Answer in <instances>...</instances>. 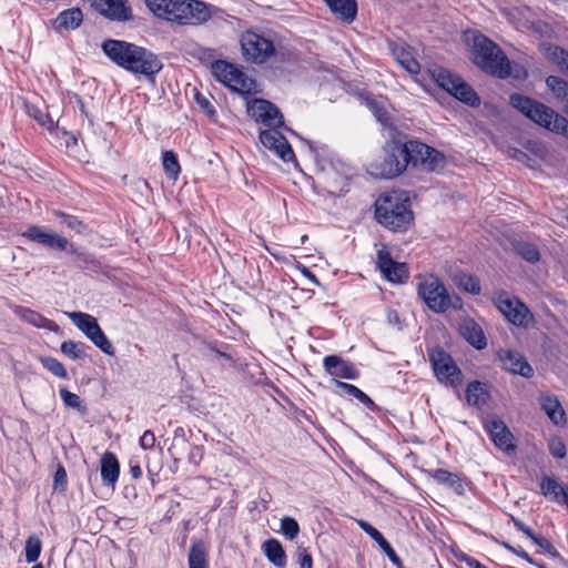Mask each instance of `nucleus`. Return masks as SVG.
<instances>
[{
	"mask_svg": "<svg viewBox=\"0 0 568 568\" xmlns=\"http://www.w3.org/2000/svg\"><path fill=\"white\" fill-rule=\"evenodd\" d=\"M231 90L241 94H252L257 92L256 82L237 68L235 75L226 83Z\"/></svg>",
	"mask_w": 568,
	"mask_h": 568,
	"instance_id": "c756f323",
	"label": "nucleus"
},
{
	"mask_svg": "<svg viewBox=\"0 0 568 568\" xmlns=\"http://www.w3.org/2000/svg\"><path fill=\"white\" fill-rule=\"evenodd\" d=\"M72 323L103 353L114 355V347L108 339L97 320L87 313L71 312L67 313Z\"/></svg>",
	"mask_w": 568,
	"mask_h": 568,
	"instance_id": "f8f14e48",
	"label": "nucleus"
},
{
	"mask_svg": "<svg viewBox=\"0 0 568 568\" xmlns=\"http://www.w3.org/2000/svg\"><path fill=\"white\" fill-rule=\"evenodd\" d=\"M546 84L558 100L568 104V82L566 80L549 75L546 79Z\"/></svg>",
	"mask_w": 568,
	"mask_h": 568,
	"instance_id": "58836bf2",
	"label": "nucleus"
},
{
	"mask_svg": "<svg viewBox=\"0 0 568 568\" xmlns=\"http://www.w3.org/2000/svg\"><path fill=\"white\" fill-rule=\"evenodd\" d=\"M416 286L418 296L434 313H444L450 306L462 308V301L457 297L454 303L444 283L433 274L418 276Z\"/></svg>",
	"mask_w": 568,
	"mask_h": 568,
	"instance_id": "423d86ee",
	"label": "nucleus"
},
{
	"mask_svg": "<svg viewBox=\"0 0 568 568\" xmlns=\"http://www.w3.org/2000/svg\"><path fill=\"white\" fill-rule=\"evenodd\" d=\"M26 111L29 116L37 120L39 124L47 128L48 130L51 131L54 128L53 120L48 114L43 113L38 106L32 105V104H27Z\"/></svg>",
	"mask_w": 568,
	"mask_h": 568,
	"instance_id": "a18cd8bd",
	"label": "nucleus"
},
{
	"mask_svg": "<svg viewBox=\"0 0 568 568\" xmlns=\"http://www.w3.org/2000/svg\"><path fill=\"white\" fill-rule=\"evenodd\" d=\"M532 541L536 545H538L545 552L551 555L552 557L558 556V551L556 550V548L546 538L536 535L535 538L532 539Z\"/></svg>",
	"mask_w": 568,
	"mask_h": 568,
	"instance_id": "6e6d98bb",
	"label": "nucleus"
},
{
	"mask_svg": "<svg viewBox=\"0 0 568 568\" xmlns=\"http://www.w3.org/2000/svg\"><path fill=\"white\" fill-rule=\"evenodd\" d=\"M485 429L488 432L491 440L498 448L506 452L515 448L511 442L513 435L504 422L499 419L487 420L485 423Z\"/></svg>",
	"mask_w": 568,
	"mask_h": 568,
	"instance_id": "aec40b11",
	"label": "nucleus"
},
{
	"mask_svg": "<svg viewBox=\"0 0 568 568\" xmlns=\"http://www.w3.org/2000/svg\"><path fill=\"white\" fill-rule=\"evenodd\" d=\"M83 20L82 11L79 8L67 9L58 14L53 21L57 31L77 29Z\"/></svg>",
	"mask_w": 568,
	"mask_h": 568,
	"instance_id": "bb28decb",
	"label": "nucleus"
},
{
	"mask_svg": "<svg viewBox=\"0 0 568 568\" xmlns=\"http://www.w3.org/2000/svg\"><path fill=\"white\" fill-rule=\"evenodd\" d=\"M102 49L114 63L133 73L151 78L162 69V63L154 53L130 42L106 40Z\"/></svg>",
	"mask_w": 568,
	"mask_h": 568,
	"instance_id": "f257e3e1",
	"label": "nucleus"
},
{
	"mask_svg": "<svg viewBox=\"0 0 568 568\" xmlns=\"http://www.w3.org/2000/svg\"><path fill=\"white\" fill-rule=\"evenodd\" d=\"M387 318H388V322L390 324H398L399 323L398 314L395 311H388Z\"/></svg>",
	"mask_w": 568,
	"mask_h": 568,
	"instance_id": "680f3d73",
	"label": "nucleus"
},
{
	"mask_svg": "<svg viewBox=\"0 0 568 568\" xmlns=\"http://www.w3.org/2000/svg\"><path fill=\"white\" fill-rule=\"evenodd\" d=\"M432 77L439 88L444 89L459 101L470 106L479 105V97L459 75L443 68H435L432 70Z\"/></svg>",
	"mask_w": 568,
	"mask_h": 568,
	"instance_id": "1a4fd4ad",
	"label": "nucleus"
},
{
	"mask_svg": "<svg viewBox=\"0 0 568 568\" xmlns=\"http://www.w3.org/2000/svg\"><path fill=\"white\" fill-rule=\"evenodd\" d=\"M187 562L189 568H207L206 547L202 540H193Z\"/></svg>",
	"mask_w": 568,
	"mask_h": 568,
	"instance_id": "72a5a7b5",
	"label": "nucleus"
},
{
	"mask_svg": "<svg viewBox=\"0 0 568 568\" xmlns=\"http://www.w3.org/2000/svg\"><path fill=\"white\" fill-rule=\"evenodd\" d=\"M41 541L37 536H30L26 541V560L36 562L41 554Z\"/></svg>",
	"mask_w": 568,
	"mask_h": 568,
	"instance_id": "c03bdc74",
	"label": "nucleus"
},
{
	"mask_svg": "<svg viewBox=\"0 0 568 568\" xmlns=\"http://www.w3.org/2000/svg\"><path fill=\"white\" fill-rule=\"evenodd\" d=\"M467 565L469 568H487L486 566L481 565L476 559H470V558L467 560Z\"/></svg>",
	"mask_w": 568,
	"mask_h": 568,
	"instance_id": "e2e57ef3",
	"label": "nucleus"
},
{
	"mask_svg": "<svg viewBox=\"0 0 568 568\" xmlns=\"http://www.w3.org/2000/svg\"><path fill=\"white\" fill-rule=\"evenodd\" d=\"M240 43L243 59L248 63L263 64L276 53L273 40L255 31L243 32Z\"/></svg>",
	"mask_w": 568,
	"mask_h": 568,
	"instance_id": "6e6552de",
	"label": "nucleus"
},
{
	"mask_svg": "<svg viewBox=\"0 0 568 568\" xmlns=\"http://www.w3.org/2000/svg\"><path fill=\"white\" fill-rule=\"evenodd\" d=\"M91 6L102 16L113 21H128L132 19V9L128 0H90Z\"/></svg>",
	"mask_w": 568,
	"mask_h": 568,
	"instance_id": "f3484780",
	"label": "nucleus"
},
{
	"mask_svg": "<svg viewBox=\"0 0 568 568\" xmlns=\"http://www.w3.org/2000/svg\"><path fill=\"white\" fill-rule=\"evenodd\" d=\"M375 205L376 220L389 230H406L413 221L409 200L404 192L386 193L377 199Z\"/></svg>",
	"mask_w": 568,
	"mask_h": 568,
	"instance_id": "20e7f679",
	"label": "nucleus"
},
{
	"mask_svg": "<svg viewBox=\"0 0 568 568\" xmlns=\"http://www.w3.org/2000/svg\"><path fill=\"white\" fill-rule=\"evenodd\" d=\"M281 531L286 538L293 540L300 532V526L294 518L284 517L281 520Z\"/></svg>",
	"mask_w": 568,
	"mask_h": 568,
	"instance_id": "8fccbe9b",
	"label": "nucleus"
},
{
	"mask_svg": "<svg viewBox=\"0 0 568 568\" xmlns=\"http://www.w3.org/2000/svg\"><path fill=\"white\" fill-rule=\"evenodd\" d=\"M59 394L65 406L77 409L80 413H85V405L79 395L69 392L67 388H61Z\"/></svg>",
	"mask_w": 568,
	"mask_h": 568,
	"instance_id": "37998d69",
	"label": "nucleus"
},
{
	"mask_svg": "<svg viewBox=\"0 0 568 568\" xmlns=\"http://www.w3.org/2000/svg\"><path fill=\"white\" fill-rule=\"evenodd\" d=\"M396 59L398 63L409 73L417 74L420 70L419 63L417 60L412 55V53L405 49L399 48L394 51Z\"/></svg>",
	"mask_w": 568,
	"mask_h": 568,
	"instance_id": "ea45409f",
	"label": "nucleus"
},
{
	"mask_svg": "<svg viewBox=\"0 0 568 568\" xmlns=\"http://www.w3.org/2000/svg\"><path fill=\"white\" fill-rule=\"evenodd\" d=\"M156 17L180 24H200L211 18L210 7L197 0H145Z\"/></svg>",
	"mask_w": 568,
	"mask_h": 568,
	"instance_id": "7ed1b4c3",
	"label": "nucleus"
},
{
	"mask_svg": "<svg viewBox=\"0 0 568 568\" xmlns=\"http://www.w3.org/2000/svg\"><path fill=\"white\" fill-rule=\"evenodd\" d=\"M335 386L338 389H341V392H337L338 394L355 397L356 399H358V402H361L367 408L373 409L375 407L374 402L355 385L344 383L341 381H335Z\"/></svg>",
	"mask_w": 568,
	"mask_h": 568,
	"instance_id": "f704fd0d",
	"label": "nucleus"
},
{
	"mask_svg": "<svg viewBox=\"0 0 568 568\" xmlns=\"http://www.w3.org/2000/svg\"><path fill=\"white\" fill-rule=\"evenodd\" d=\"M515 526L521 530L525 535H527L531 540L535 538V534L532 532V530L525 526L521 521H515Z\"/></svg>",
	"mask_w": 568,
	"mask_h": 568,
	"instance_id": "052dcab7",
	"label": "nucleus"
},
{
	"mask_svg": "<svg viewBox=\"0 0 568 568\" xmlns=\"http://www.w3.org/2000/svg\"><path fill=\"white\" fill-rule=\"evenodd\" d=\"M332 13L347 23L356 18L357 3L355 0H324Z\"/></svg>",
	"mask_w": 568,
	"mask_h": 568,
	"instance_id": "393cba45",
	"label": "nucleus"
},
{
	"mask_svg": "<svg viewBox=\"0 0 568 568\" xmlns=\"http://www.w3.org/2000/svg\"><path fill=\"white\" fill-rule=\"evenodd\" d=\"M203 457V450L201 447L199 446H195L191 449L190 452V455H189V459L192 464L194 465H199L201 459Z\"/></svg>",
	"mask_w": 568,
	"mask_h": 568,
	"instance_id": "bf43d9fd",
	"label": "nucleus"
},
{
	"mask_svg": "<svg viewBox=\"0 0 568 568\" xmlns=\"http://www.w3.org/2000/svg\"><path fill=\"white\" fill-rule=\"evenodd\" d=\"M517 253L526 261L528 262H537L540 257L538 248L527 242H520L516 245Z\"/></svg>",
	"mask_w": 568,
	"mask_h": 568,
	"instance_id": "49530a36",
	"label": "nucleus"
},
{
	"mask_svg": "<svg viewBox=\"0 0 568 568\" xmlns=\"http://www.w3.org/2000/svg\"><path fill=\"white\" fill-rule=\"evenodd\" d=\"M376 265L383 277L390 283H404L408 278L406 264L395 261L386 244H381L376 251Z\"/></svg>",
	"mask_w": 568,
	"mask_h": 568,
	"instance_id": "4468645a",
	"label": "nucleus"
},
{
	"mask_svg": "<svg viewBox=\"0 0 568 568\" xmlns=\"http://www.w3.org/2000/svg\"><path fill=\"white\" fill-rule=\"evenodd\" d=\"M500 361L503 367L514 374H519L523 377H530L532 375L531 366L518 352L505 351L500 353Z\"/></svg>",
	"mask_w": 568,
	"mask_h": 568,
	"instance_id": "4be33fe9",
	"label": "nucleus"
},
{
	"mask_svg": "<svg viewBox=\"0 0 568 568\" xmlns=\"http://www.w3.org/2000/svg\"><path fill=\"white\" fill-rule=\"evenodd\" d=\"M262 549L266 558L277 568L286 566V555L277 539L271 538L264 541Z\"/></svg>",
	"mask_w": 568,
	"mask_h": 568,
	"instance_id": "c85d7f7f",
	"label": "nucleus"
},
{
	"mask_svg": "<svg viewBox=\"0 0 568 568\" xmlns=\"http://www.w3.org/2000/svg\"><path fill=\"white\" fill-rule=\"evenodd\" d=\"M260 141L265 148L274 150L283 161L287 162L294 159L291 145L276 128L262 131L260 133Z\"/></svg>",
	"mask_w": 568,
	"mask_h": 568,
	"instance_id": "a211bd4d",
	"label": "nucleus"
},
{
	"mask_svg": "<svg viewBox=\"0 0 568 568\" xmlns=\"http://www.w3.org/2000/svg\"><path fill=\"white\" fill-rule=\"evenodd\" d=\"M14 314L22 321L39 328L51 329L53 325V323L50 320L45 318L40 313L29 310L27 307L16 306Z\"/></svg>",
	"mask_w": 568,
	"mask_h": 568,
	"instance_id": "2f4dec72",
	"label": "nucleus"
},
{
	"mask_svg": "<svg viewBox=\"0 0 568 568\" xmlns=\"http://www.w3.org/2000/svg\"><path fill=\"white\" fill-rule=\"evenodd\" d=\"M467 40L471 42L473 61L483 71L499 78L513 75L523 80L527 77V71L521 65L513 70L508 59L498 45L484 34L469 32L467 33Z\"/></svg>",
	"mask_w": 568,
	"mask_h": 568,
	"instance_id": "f03ea898",
	"label": "nucleus"
},
{
	"mask_svg": "<svg viewBox=\"0 0 568 568\" xmlns=\"http://www.w3.org/2000/svg\"><path fill=\"white\" fill-rule=\"evenodd\" d=\"M432 478L439 485H444L453 489L454 493L462 496L465 493L460 477L456 473L446 469H435L429 473Z\"/></svg>",
	"mask_w": 568,
	"mask_h": 568,
	"instance_id": "cd10ccee",
	"label": "nucleus"
},
{
	"mask_svg": "<svg viewBox=\"0 0 568 568\" xmlns=\"http://www.w3.org/2000/svg\"><path fill=\"white\" fill-rule=\"evenodd\" d=\"M67 471L63 466H59L53 478V488L63 491L67 486Z\"/></svg>",
	"mask_w": 568,
	"mask_h": 568,
	"instance_id": "5fc2aeb1",
	"label": "nucleus"
},
{
	"mask_svg": "<svg viewBox=\"0 0 568 568\" xmlns=\"http://www.w3.org/2000/svg\"><path fill=\"white\" fill-rule=\"evenodd\" d=\"M132 476L134 478H139L141 475H142V470H141V467L135 465V466H132L131 469H130Z\"/></svg>",
	"mask_w": 568,
	"mask_h": 568,
	"instance_id": "69168bd1",
	"label": "nucleus"
},
{
	"mask_svg": "<svg viewBox=\"0 0 568 568\" xmlns=\"http://www.w3.org/2000/svg\"><path fill=\"white\" fill-rule=\"evenodd\" d=\"M509 101L535 123L568 139V120L551 108L519 93L511 94Z\"/></svg>",
	"mask_w": 568,
	"mask_h": 568,
	"instance_id": "39448f33",
	"label": "nucleus"
},
{
	"mask_svg": "<svg viewBox=\"0 0 568 568\" xmlns=\"http://www.w3.org/2000/svg\"><path fill=\"white\" fill-rule=\"evenodd\" d=\"M455 283L458 287L463 288L464 291L477 295L480 293V284L479 281L467 273H460L455 276Z\"/></svg>",
	"mask_w": 568,
	"mask_h": 568,
	"instance_id": "79ce46f5",
	"label": "nucleus"
},
{
	"mask_svg": "<svg viewBox=\"0 0 568 568\" xmlns=\"http://www.w3.org/2000/svg\"><path fill=\"white\" fill-rule=\"evenodd\" d=\"M511 156L515 158L516 160H521L523 158L526 156V154L523 153L521 151L514 150Z\"/></svg>",
	"mask_w": 568,
	"mask_h": 568,
	"instance_id": "338daca9",
	"label": "nucleus"
},
{
	"mask_svg": "<svg viewBox=\"0 0 568 568\" xmlns=\"http://www.w3.org/2000/svg\"><path fill=\"white\" fill-rule=\"evenodd\" d=\"M403 149H406L405 158L407 159V165L412 164L426 171H435L444 165V155L419 141L403 143Z\"/></svg>",
	"mask_w": 568,
	"mask_h": 568,
	"instance_id": "9b49d317",
	"label": "nucleus"
},
{
	"mask_svg": "<svg viewBox=\"0 0 568 568\" xmlns=\"http://www.w3.org/2000/svg\"><path fill=\"white\" fill-rule=\"evenodd\" d=\"M359 527L372 538L374 539L378 546L382 548V550L386 554L388 559L396 566H400V559L396 555L393 547L389 545V542L384 538V536L374 528L371 524L364 520L358 521Z\"/></svg>",
	"mask_w": 568,
	"mask_h": 568,
	"instance_id": "a878e982",
	"label": "nucleus"
},
{
	"mask_svg": "<svg viewBox=\"0 0 568 568\" xmlns=\"http://www.w3.org/2000/svg\"><path fill=\"white\" fill-rule=\"evenodd\" d=\"M295 556L300 568H313V559L306 548L302 546L297 547Z\"/></svg>",
	"mask_w": 568,
	"mask_h": 568,
	"instance_id": "864d4df0",
	"label": "nucleus"
},
{
	"mask_svg": "<svg viewBox=\"0 0 568 568\" xmlns=\"http://www.w3.org/2000/svg\"><path fill=\"white\" fill-rule=\"evenodd\" d=\"M100 464L103 484L114 487L120 475V464L116 456L113 453L106 452L102 455Z\"/></svg>",
	"mask_w": 568,
	"mask_h": 568,
	"instance_id": "b1692460",
	"label": "nucleus"
},
{
	"mask_svg": "<svg viewBox=\"0 0 568 568\" xmlns=\"http://www.w3.org/2000/svg\"><path fill=\"white\" fill-rule=\"evenodd\" d=\"M364 102L366 106L373 112L377 121L383 125L390 124V115L384 108V101L382 99H375L372 97H365Z\"/></svg>",
	"mask_w": 568,
	"mask_h": 568,
	"instance_id": "4c0bfd02",
	"label": "nucleus"
},
{
	"mask_svg": "<svg viewBox=\"0 0 568 568\" xmlns=\"http://www.w3.org/2000/svg\"><path fill=\"white\" fill-rule=\"evenodd\" d=\"M41 363L44 368L51 372L53 375L60 378H67L68 373L64 366L53 357H43Z\"/></svg>",
	"mask_w": 568,
	"mask_h": 568,
	"instance_id": "09e8293b",
	"label": "nucleus"
},
{
	"mask_svg": "<svg viewBox=\"0 0 568 568\" xmlns=\"http://www.w3.org/2000/svg\"><path fill=\"white\" fill-rule=\"evenodd\" d=\"M239 67L235 64L229 63L223 60H217L212 63V73L217 81L225 84L230 82V80L235 75V72Z\"/></svg>",
	"mask_w": 568,
	"mask_h": 568,
	"instance_id": "e433bc0d",
	"label": "nucleus"
},
{
	"mask_svg": "<svg viewBox=\"0 0 568 568\" xmlns=\"http://www.w3.org/2000/svg\"><path fill=\"white\" fill-rule=\"evenodd\" d=\"M459 332L477 349H484L487 346L483 328L473 318H464L459 324Z\"/></svg>",
	"mask_w": 568,
	"mask_h": 568,
	"instance_id": "5701e85b",
	"label": "nucleus"
},
{
	"mask_svg": "<svg viewBox=\"0 0 568 568\" xmlns=\"http://www.w3.org/2000/svg\"><path fill=\"white\" fill-rule=\"evenodd\" d=\"M162 164L166 175L172 180H176L181 171L176 154L173 151L163 152Z\"/></svg>",
	"mask_w": 568,
	"mask_h": 568,
	"instance_id": "a19ab883",
	"label": "nucleus"
},
{
	"mask_svg": "<svg viewBox=\"0 0 568 568\" xmlns=\"http://www.w3.org/2000/svg\"><path fill=\"white\" fill-rule=\"evenodd\" d=\"M302 272L313 283H317L316 276L308 268L303 267Z\"/></svg>",
	"mask_w": 568,
	"mask_h": 568,
	"instance_id": "0e129e2a",
	"label": "nucleus"
},
{
	"mask_svg": "<svg viewBox=\"0 0 568 568\" xmlns=\"http://www.w3.org/2000/svg\"><path fill=\"white\" fill-rule=\"evenodd\" d=\"M54 215L60 220V223L62 225H65L67 227L74 230L77 233H84L87 227L85 225L79 221L75 216L65 214L63 212H54Z\"/></svg>",
	"mask_w": 568,
	"mask_h": 568,
	"instance_id": "de8ad7c7",
	"label": "nucleus"
},
{
	"mask_svg": "<svg viewBox=\"0 0 568 568\" xmlns=\"http://www.w3.org/2000/svg\"><path fill=\"white\" fill-rule=\"evenodd\" d=\"M22 236L29 241L36 242L45 247L59 250V251H64L69 243L64 236L55 233L52 230L44 227V226H38V225H32V226L28 227L22 233Z\"/></svg>",
	"mask_w": 568,
	"mask_h": 568,
	"instance_id": "dca6fc26",
	"label": "nucleus"
},
{
	"mask_svg": "<svg viewBox=\"0 0 568 568\" xmlns=\"http://www.w3.org/2000/svg\"><path fill=\"white\" fill-rule=\"evenodd\" d=\"M428 357L438 382L449 386L460 384L462 372L448 353L439 348H434L428 352Z\"/></svg>",
	"mask_w": 568,
	"mask_h": 568,
	"instance_id": "ddd939ff",
	"label": "nucleus"
},
{
	"mask_svg": "<svg viewBox=\"0 0 568 568\" xmlns=\"http://www.w3.org/2000/svg\"><path fill=\"white\" fill-rule=\"evenodd\" d=\"M246 106L248 115L265 126L277 128L283 124L280 110L267 100L253 99L247 101Z\"/></svg>",
	"mask_w": 568,
	"mask_h": 568,
	"instance_id": "2eb2a0df",
	"label": "nucleus"
},
{
	"mask_svg": "<svg viewBox=\"0 0 568 568\" xmlns=\"http://www.w3.org/2000/svg\"><path fill=\"white\" fill-rule=\"evenodd\" d=\"M195 99H196L197 104L201 106V109L203 111H205L209 114H213L214 113L213 105L211 104V102L206 98H204L200 93H197L195 95Z\"/></svg>",
	"mask_w": 568,
	"mask_h": 568,
	"instance_id": "13d9d810",
	"label": "nucleus"
},
{
	"mask_svg": "<svg viewBox=\"0 0 568 568\" xmlns=\"http://www.w3.org/2000/svg\"><path fill=\"white\" fill-rule=\"evenodd\" d=\"M466 398L469 405L483 407L489 398L486 384L478 381L471 382L467 386Z\"/></svg>",
	"mask_w": 568,
	"mask_h": 568,
	"instance_id": "7c9ffc66",
	"label": "nucleus"
},
{
	"mask_svg": "<svg viewBox=\"0 0 568 568\" xmlns=\"http://www.w3.org/2000/svg\"><path fill=\"white\" fill-rule=\"evenodd\" d=\"M493 302L505 318L516 326L528 327L534 323L529 308L515 295L501 291L494 295Z\"/></svg>",
	"mask_w": 568,
	"mask_h": 568,
	"instance_id": "9d476101",
	"label": "nucleus"
},
{
	"mask_svg": "<svg viewBox=\"0 0 568 568\" xmlns=\"http://www.w3.org/2000/svg\"><path fill=\"white\" fill-rule=\"evenodd\" d=\"M561 503L565 504L568 508V484L565 485V494L561 498Z\"/></svg>",
	"mask_w": 568,
	"mask_h": 568,
	"instance_id": "774afa93",
	"label": "nucleus"
},
{
	"mask_svg": "<svg viewBox=\"0 0 568 568\" xmlns=\"http://www.w3.org/2000/svg\"><path fill=\"white\" fill-rule=\"evenodd\" d=\"M538 402L551 423L557 426H564L566 424V413L557 396L541 393L538 397Z\"/></svg>",
	"mask_w": 568,
	"mask_h": 568,
	"instance_id": "412c9836",
	"label": "nucleus"
},
{
	"mask_svg": "<svg viewBox=\"0 0 568 568\" xmlns=\"http://www.w3.org/2000/svg\"><path fill=\"white\" fill-rule=\"evenodd\" d=\"M155 436L151 430H145L140 438V445L143 449H151L154 447Z\"/></svg>",
	"mask_w": 568,
	"mask_h": 568,
	"instance_id": "4d7b16f0",
	"label": "nucleus"
},
{
	"mask_svg": "<svg viewBox=\"0 0 568 568\" xmlns=\"http://www.w3.org/2000/svg\"><path fill=\"white\" fill-rule=\"evenodd\" d=\"M548 448L550 454L556 458H564L566 457V445L559 437H552L549 439Z\"/></svg>",
	"mask_w": 568,
	"mask_h": 568,
	"instance_id": "3c124183",
	"label": "nucleus"
},
{
	"mask_svg": "<svg viewBox=\"0 0 568 568\" xmlns=\"http://www.w3.org/2000/svg\"><path fill=\"white\" fill-rule=\"evenodd\" d=\"M323 367L326 373L333 377L334 384L338 378L357 379L359 376V372L352 363L344 361L342 357L336 355L325 356L323 359Z\"/></svg>",
	"mask_w": 568,
	"mask_h": 568,
	"instance_id": "6ab92c4d",
	"label": "nucleus"
},
{
	"mask_svg": "<svg viewBox=\"0 0 568 568\" xmlns=\"http://www.w3.org/2000/svg\"><path fill=\"white\" fill-rule=\"evenodd\" d=\"M61 352L72 359L82 357L83 352L78 343L67 341L61 344Z\"/></svg>",
	"mask_w": 568,
	"mask_h": 568,
	"instance_id": "603ef678",
	"label": "nucleus"
},
{
	"mask_svg": "<svg viewBox=\"0 0 568 568\" xmlns=\"http://www.w3.org/2000/svg\"><path fill=\"white\" fill-rule=\"evenodd\" d=\"M406 149L400 141L387 142L383 149V156L374 160L367 166V172L377 179H393L407 168Z\"/></svg>",
	"mask_w": 568,
	"mask_h": 568,
	"instance_id": "0eeeda50",
	"label": "nucleus"
},
{
	"mask_svg": "<svg viewBox=\"0 0 568 568\" xmlns=\"http://www.w3.org/2000/svg\"><path fill=\"white\" fill-rule=\"evenodd\" d=\"M546 58L556 64L561 72L568 75V51L558 45H548L545 48Z\"/></svg>",
	"mask_w": 568,
	"mask_h": 568,
	"instance_id": "c9c22d12",
	"label": "nucleus"
},
{
	"mask_svg": "<svg viewBox=\"0 0 568 568\" xmlns=\"http://www.w3.org/2000/svg\"><path fill=\"white\" fill-rule=\"evenodd\" d=\"M541 494L554 501L561 503L565 494V485H561L556 478L545 476L540 483Z\"/></svg>",
	"mask_w": 568,
	"mask_h": 568,
	"instance_id": "473e14b6",
	"label": "nucleus"
}]
</instances>
